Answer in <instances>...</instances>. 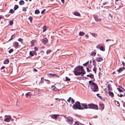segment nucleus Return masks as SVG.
I'll use <instances>...</instances> for the list:
<instances>
[{
	"label": "nucleus",
	"mask_w": 125,
	"mask_h": 125,
	"mask_svg": "<svg viewBox=\"0 0 125 125\" xmlns=\"http://www.w3.org/2000/svg\"><path fill=\"white\" fill-rule=\"evenodd\" d=\"M73 72L76 75H81L82 76L85 73L83 67L82 66H79L76 67L75 69Z\"/></svg>",
	"instance_id": "nucleus-1"
},
{
	"label": "nucleus",
	"mask_w": 125,
	"mask_h": 125,
	"mask_svg": "<svg viewBox=\"0 0 125 125\" xmlns=\"http://www.w3.org/2000/svg\"><path fill=\"white\" fill-rule=\"evenodd\" d=\"M72 108L74 110L83 109V108L81 106L80 102L76 101L72 106Z\"/></svg>",
	"instance_id": "nucleus-2"
},
{
	"label": "nucleus",
	"mask_w": 125,
	"mask_h": 125,
	"mask_svg": "<svg viewBox=\"0 0 125 125\" xmlns=\"http://www.w3.org/2000/svg\"><path fill=\"white\" fill-rule=\"evenodd\" d=\"M91 84V88L93 91L94 92H98V88L97 85L95 83Z\"/></svg>",
	"instance_id": "nucleus-3"
},
{
	"label": "nucleus",
	"mask_w": 125,
	"mask_h": 125,
	"mask_svg": "<svg viewBox=\"0 0 125 125\" xmlns=\"http://www.w3.org/2000/svg\"><path fill=\"white\" fill-rule=\"evenodd\" d=\"M5 117L4 119V121L5 122H10L11 118V117L10 116H7L6 115H5Z\"/></svg>",
	"instance_id": "nucleus-4"
},
{
	"label": "nucleus",
	"mask_w": 125,
	"mask_h": 125,
	"mask_svg": "<svg viewBox=\"0 0 125 125\" xmlns=\"http://www.w3.org/2000/svg\"><path fill=\"white\" fill-rule=\"evenodd\" d=\"M67 122L70 124L72 125L73 123V119L72 117H69L67 118Z\"/></svg>",
	"instance_id": "nucleus-5"
},
{
	"label": "nucleus",
	"mask_w": 125,
	"mask_h": 125,
	"mask_svg": "<svg viewBox=\"0 0 125 125\" xmlns=\"http://www.w3.org/2000/svg\"><path fill=\"white\" fill-rule=\"evenodd\" d=\"M89 108L94 109H97L98 108L97 106L93 104H88Z\"/></svg>",
	"instance_id": "nucleus-6"
},
{
	"label": "nucleus",
	"mask_w": 125,
	"mask_h": 125,
	"mask_svg": "<svg viewBox=\"0 0 125 125\" xmlns=\"http://www.w3.org/2000/svg\"><path fill=\"white\" fill-rule=\"evenodd\" d=\"M48 40L46 38H45L42 39V42L44 44H46L48 42Z\"/></svg>",
	"instance_id": "nucleus-7"
},
{
	"label": "nucleus",
	"mask_w": 125,
	"mask_h": 125,
	"mask_svg": "<svg viewBox=\"0 0 125 125\" xmlns=\"http://www.w3.org/2000/svg\"><path fill=\"white\" fill-rule=\"evenodd\" d=\"M95 58L96 61L98 62H101L103 60V59L100 57H96Z\"/></svg>",
	"instance_id": "nucleus-8"
},
{
	"label": "nucleus",
	"mask_w": 125,
	"mask_h": 125,
	"mask_svg": "<svg viewBox=\"0 0 125 125\" xmlns=\"http://www.w3.org/2000/svg\"><path fill=\"white\" fill-rule=\"evenodd\" d=\"M59 115L53 114L51 115V117L52 118L56 119L57 118V117L59 116Z\"/></svg>",
	"instance_id": "nucleus-9"
},
{
	"label": "nucleus",
	"mask_w": 125,
	"mask_h": 125,
	"mask_svg": "<svg viewBox=\"0 0 125 125\" xmlns=\"http://www.w3.org/2000/svg\"><path fill=\"white\" fill-rule=\"evenodd\" d=\"M81 105L82 106L84 107L85 109H86L87 108H89L88 104L87 105L86 104L82 103L81 104Z\"/></svg>",
	"instance_id": "nucleus-10"
},
{
	"label": "nucleus",
	"mask_w": 125,
	"mask_h": 125,
	"mask_svg": "<svg viewBox=\"0 0 125 125\" xmlns=\"http://www.w3.org/2000/svg\"><path fill=\"white\" fill-rule=\"evenodd\" d=\"M125 69V68L123 67L122 68H119L118 70H117V71L119 73H121Z\"/></svg>",
	"instance_id": "nucleus-11"
},
{
	"label": "nucleus",
	"mask_w": 125,
	"mask_h": 125,
	"mask_svg": "<svg viewBox=\"0 0 125 125\" xmlns=\"http://www.w3.org/2000/svg\"><path fill=\"white\" fill-rule=\"evenodd\" d=\"M51 89L53 91H57V89L54 86H52L51 87Z\"/></svg>",
	"instance_id": "nucleus-12"
},
{
	"label": "nucleus",
	"mask_w": 125,
	"mask_h": 125,
	"mask_svg": "<svg viewBox=\"0 0 125 125\" xmlns=\"http://www.w3.org/2000/svg\"><path fill=\"white\" fill-rule=\"evenodd\" d=\"M73 14L76 16H79L80 15V13L77 12H74L73 13Z\"/></svg>",
	"instance_id": "nucleus-13"
},
{
	"label": "nucleus",
	"mask_w": 125,
	"mask_h": 125,
	"mask_svg": "<svg viewBox=\"0 0 125 125\" xmlns=\"http://www.w3.org/2000/svg\"><path fill=\"white\" fill-rule=\"evenodd\" d=\"M96 54V52L95 51L91 52L90 54V55L92 56H94Z\"/></svg>",
	"instance_id": "nucleus-14"
},
{
	"label": "nucleus",
	"mask_w": 125,
	"mask_h": 125,
	"mask_svg": "<svg viewBox=\"0 0 125 125\" xmlns=\"http://www.w3.org/2000/svg\"><path fill=\"white\" fill-rule=\"evenodd\" d=\"M35 42V40H33L31 42V46H34V43Z\"/></svg>",
	"instance_id": "nucleus-15"
},
{
	"label": "nucleus",
	"mask_w": 125,
	"mask_h": 125,
	"mask_svg": "<svg viewBox=\"0 0 125 125\" xmlns=\"http://www.w3.org/2000/svg\"><path fill=\"white\" fill-rule=\"evenodd\" d=\"M108 94L110 96H111L112 97L114 96V94L112 92H111L110 91H109Z\"/></svg>",
	"instance_id": "nucleus-16"
},
{
	"label": "nucleus",
	"mask_w": 125,
	"mask_h": 125,
	"mask_svg": "<svg viewBox=\"0 0 125 125\" xmlns=\"http://www.w3.org/2000/svg\"><path fill=\"white\" fill-rule=\"evenodd\" d=\"M111 85L109 84H108V90L109 91H111L112 90V88L110 87Z\"/></svg>",
	"instance_id": "nucleus-17"
},
{
	"label": "nucleus",
	"mask_w": 125,
	"mask_h": 125,
	"mask_svg": "<svg viewBox=\"0 0 125 125\" xmlns=\"http://www.w3.org/2000/svg\"><path fill=\"white\" fill-rule=\"evenodd\" d=\"M9 62V60H8V59H6V60H5L4 61V64H8Z\"/></svg>",
	"instance_id": "nucleus-18"
},
{
	"label": "nucleus",
	"mask_w": 125,
	"mask_h": 125,
	"mask_svg": "<svg viewBox=\"0 0 125 125\" xmlns=\"http://www.w3.org/2000/svg\"><path fill=\"white\" fill-rule=\"evenodd\" d=\"M100 50L103 51H104L105 50V48L103 47L101 45L100 47Z\"/></svg>",
	"instance_id": "nucleus-19"
},
{
	"label": "nucleus",
	"mask_w": 125,
	"mask_h": 125,
	"mask_svg": "<svg viewBox=\"0 0 125 125\" xmlns=\"http://www.w3.org/2000/svg\"><path fill=\"white\" fill-rule=\"evenodd\" d=\"M24 3V1L23 0H21L19 2V4L21 5H23Z\"/></svg>",
	"instance_id": "nucleus-20"
},
{
	"label": "nucleus",
	"mask_w": 125,
	"mask_h": 125,
	"mask_svg": "<svg viewBox=\"0 0 125 125\" xmlns=\"http://www.w3.org/2000/svg\"><path fill=\"white\" fill-rule=\"evenodd\" d=\"M85 34V33L84 32L80 31L79 32V35L80 36H83Z\"/></svg>",
	"instance_id": "nucleus-21"
},
{
	"label": "nucleus",
	"mask_w": 125,
	"mask_h": 125,
	"mask_svg": "<svg viewBox=\"0 0 125 125\" xmlns=\"http://www.w3.org/2000/svg\"><path fill=\"white\" fill-rule=\"evenodd\" d=\"M99 105L101 107L102 110H103L104 108V104L102 103H100L99 104Z\"/></svg>",
	"instance_id": "nucleus-22"
},
{
	"label": "nucleus",
	"mask_w": 125,
	"mask_h": 125,
	"mask_svg": "<svg viewBox=\"0 0 125 125\" xmlns=\"http://www.w3.org/2000/svg\"><path fill=\"white\" fill-rule=\"evenodd\" d=\"M87 76L91 78H94L93 75L92 74H91V75H87Z\"/></svg>",
	"instance_id": "nucleus-23"
},
{
	"label": "nucleus",
	"mask_w": 125,
	"mask_h": 125,
	"mask_svg": "<svg viewBox=\"0 0 125 125\" xmlns=\"http://www.w3.org/2000/svg\"><path fill=\"white\" fill-rule=\"evenodd\" d=\"M35 13L36 14H38L40 13V11L38 10H36L35 11Z\"/></svg>",
	"instance_id": "nucleus-24"
},
{
	"label": "nucleus",
	"mask_w": 125,
	"mask_h": 125,
	"mask_svg": "<svg viewBox=\"0 0 125 125\" xmlns=\"http://www.w3.org/2000/svg\"><path fill=\"white\" fill-rule=\"evenodd\" d=\"M18 7H19L17 5H15L14 6V9L15 10H16L18 8Z\"/></svg>",
	"instance_id": "nucleus-25"
},
{
	"label": "nucleus",
	"mask_w": 125,
	"mask_h": 125,
	"mask_svg": "<svg viewBox=\"0 0 125 125\" xmlns=\"http://www.w3.org/2000/svg\"><path fill=\"white\" fill-rule=\"evenodd\" d=\"M14 11L13 10L11 9L10 10L9 13L11 14H13L14 13Z\"/></svg>",
	"instance_id": "nucleus-26"
},
{
	"label": "nucleus",
	"mask_w": 125,
	"mask_h": 125,
	"mask_svg": "<svg viewBox=\"0 0 125 125\" xmlns=\"http://www.w3.org/2000/svg\"><path fill=\"white\" fill-rule=\"evenodd\" d=\"M89 83L90 84V85L91 86V84H94V83L91 80L89 82Z\"/></svg>",
	"instance_id": "nucleus-27"
},
{
	"label": "nucleus",
	"mask_w": 125,
	"mask_h": 125,
	"mask_svg": "<svg viewBox=\"0 0 125 125\" xmlns=\"http://www.w3.org/2000/svg\"><path fill=\"white\" fill-rule=\"evenodd\" d=\"M30 92H28L26 93L25 94V96L26 97H27L28 96L31 95L30 94Z\"/></svg>",
	"instance_id": "nucleus-28"
},
{
	"label": "nucleus",
	"mask_w": 125,
	"mask_h": 125,
	"mask_svg": "<svg viewBox=\"0 0 125 125\" xmlns=\"http://www.w3.org/2000/svg\"><path fill=\"white\" fill-rule=\"evenodd\" d=\"M115 104L116 105L118 106H119L120 104L119 102L117 101H116L115 102Z\"/></svg>",
	"instance_id": "nucleus-29"
},
{
	"label": "nucleus",
	"mask_w": 125,
	"mask_h": 125,
	"mask_svg": "<svg viewBox=\"0 0 125 125\" xmlns=\"http://www.w3.org/2000/svg\"><path fill=\"white\" fill-rule=\"evenodd\" d=\"M9 23L10 25H11L13 24V21L12 20L10 21H9Z\"/></svg>",
	"instance_id": "nucleus-30"
},
{
	"label": "nucleus",
	"mask_w": 125,
	"mask_h": 125,
	"mask_svg": "<svg viewBox=\"0 0 125 125\" xmlns=\"http://www.w3.org/2000/svg\"><path fill=\"white\" fill-rule=\"evenodd\" d=\"M51 52V50H47L46 52V53L47 54H48L50 53Z\"/></svg>",
	"instance_id": "nucleus-31"
},
{
	"label": "nucleus",
	"mask_w": 125,
	"mask_h": 125,
	"mask_svg": "<svg viewBox=\"0 0 125 125\" xmlns=\"http://www.w3.org/2000/svg\"><path fill=\"white\" fill-rule=\"evenodd\" d=\"M32 17L31 16L29 18V19L30 20L31 22V23L32 22Z\"/></svg>",
	"instance_id": "nucleus-32"
},
{
	"label": "nucleus",
	"mask_w": 125,
	"mask_h": 125,
	"mask_svg": "<svg viewBox=\"0 0 125 125\" xmlns=\"http://www.w3.org/2000/svg\"><path fill=\"white\" fill-rule=\"evenodd\" d=\"M15 36L14 35H12L11 36V38L9 40V41L11 40V39H13L14 38H15Z\"/></svg>",
	"instance_id": "nucleus-33"
},
{
	"label": "nucleus",
	"mask_w": 125,
	"mask_h": 125,
	"mask_svg": "<svg viewBox=\"0 0 125 125\" xmlns=\"http://www.w3.org/2000/svg\"><path fill=\"white\" fill-rule=\"evenodd\" d=\"M13 49H11L9 51V53H11V52H13Z\"/></svg>",
	"instance_id": "nucleus-34"
},
{
	"label": "nucleus",
	"mask_w": 125,
	"mask_h": 125,
	"mask_svg": "<svg viewBox=\"0 0 125 125\" xmlns=\"http://www.w3.org/2000/svg\"><path fill=\"white\" fill-rule=\"evenodd\" d=\"M117 89L120 92H123V91L121 90L120 88H117Z\"/></svg>",
	"instance_id": "nucleus-35"
},
{
	"label": "nucleus",
	"mask_w": 125,
	"mask_h": 125,
	"mask_svg": "<svg viewBox=\"0 0 125 125\" xmlns=\"http://www.w3.org/2000/svg\"><path fill=\"white\" fill-rule=\"evenodd\" d=\"M101 44H99L98 45L96 46V48L97 49H100V47L101 46Z\"/></svg>",
	"instance_id": "nucleus-36"
},
{
	"label": "nucleus",
	"mask_w": 125,
	"mask_h": 125,
	"mask_svg": "<svg viewBox=\"0 0 125 125\" xmlns=\"http://www.w3.org/2000/svg\"><path fill=\"white\" fill-rule=\"evenodd\" d=\"M30 54L31 56H33V52L31 51H30Z\"/></svg>",
	"instance_id": "nucleus-37"
},
{
	"label": "nucleus",
	"mask_w": 125,
	"mask_h": 125,
	"mask_svg": "<svg viewBox=\"0 0 125 125\" xmlns=\"http://www.w3.org/2000/svg\"><path fill=\"white\" fill-rule=\"evenodd\" d=\"M70 78H68L67 77H66L65 81H69L70 80Z\"/></svg>",
	"instance_id": "nucleus-38"
},
{
	"label": "nucleus",
	"mask_w": 125,
	"mask_h": 125,
	"mask_svg": "<svg viewBox=\"0 0 125 125\" xmlns=\"http://www.w3.org/2000/svg\"><path fill=\"white\" fill-rule=\"evenodd\" d=\"M71 97H70L69 99L67 100V101L69 102H70V101L71 100Z\"/></svg>",
	"instance_id": "nucleus-39"
},
{
	"label": "nucleus",
	"mask_w": 125,
	"mask_h": 125,
	"mask_svg": "<svg viewBox=\"0 0 125 125\" xmlns=\"http://www.w3.org/2000/svg\"><path fill=\"white\" fill-rule=\"evenodd\" d=\"M22 10L23 11H24L25 12L26 11V8L24 7H23V8Z\"/></svg>",
	"instance_id": "nucleus-40"
},
{
	"label": "nucleus",
	"mask_w": 125,
	"mask_h": 125,
	"mask_svg": "<svg viewBox=\"0 0 125 125\" xmlns=\"http://www.w3.org/2000/svg\"><path fill=\"white\" fill-rule=\"evenodd\" d=\"M45 26H43V32H45L46 30V28H45Z\"/></svg>",
	"instance_id": "nucleus-41"
},
{
	"label": "nucleus",
	"mask_w": 125,
	"mask_h": 125,
	"mask_svg": "<svg viewBox=\"0 0 125 125\" xmlns=\"http://www.w3.org/2000/svg\"><path fill=\"white\" fill-rule=\"evenodd\" d=\"M18 40L20 42H21L22 41L23 39L21 38H19L18 39Z\"/></svg>",
	"instance_id": "nucleus-42"
},
{
	"label": "nucleus",
	"mask_w": 125,
	"mask_h": 125,
	"mask_svg": "<svg viewBox=\"0 0 125 125\" xmlns=\"http://www.w3.org/2000/svg\"><path fill=\"white\" fill-rule=\"evenodd\" d=\"M94 19L95 21H99V19L97 18L94 17Z\"/></svg>",
	"instance_id": "nucleus-43"
},
{
	"label": "nucleus",
	"mask_w": 125,
	"mask_h": 125,
	"mask_svg": "<svg viewBox=\"0 0 125 125\" xmlns=\"http://www.w3.org/2000/svg\"><path fill=\"white\" fill-rule=\"evenodd\" d=\"M15 45L17 47H18L19 45L18 43L17 42H16L15 44Z\"/></svg>",
	"instance_id": "nucleus-44"
},
{
	"label": "nucleus",
	"mask_w": 125,
	"mask_h": 125,
	"mask_svg": "<svg viewBox=\"0 0 125 125\" xmlns=\"http://www.w3.org/2000/svg\"><path fill=\"white\" fill-rule=\"evenodd\" d=\"M93 71L95 72V73H96V70L95 67H94L93 69Z\"/></svg>",
	"instance_id": "nucleus-45"
},
{
	"label": "nucleus",
	"mask_w": 125,
	"mask_h": 125,
	"mask_svg": "<svg viewBox=\"0 0 125 125\" xmlns=\"http://www.w3.org/2000/svg\"><path fill=\"white\" fill-rule=\"evenodd\" d=\"M46 10L45 9H44V10H42L41 12V13L42 14H43V13H44L45 12V11Z\"/></svg>",
	"instance_id": "nucleus-46"
},
{
	"label": "nucleus",
	"mask_w": 125,
	"mask_h": 125,
	"mask_svg": "<svg viewBox=\"0 0 125 125\" xmlns=\"http://www.w3.org/2000/svg\"><path fill=\"white\" fill-rule=\"evenodd\" d=\"M122 64L124 66H125V63L124 62L122 61Z\"/></svg>",
	"instance_id": "nucleus-47"
},
{
	"label": "nucleus",
	"mask_w": 125,
	"mask_h": 125,
	"mask_svg": "<svg viewBox=\"0 0 125 125\" xmlns=\"http://www.w3.org/2000/svg\"><path fill=\"white\" fill-rule=\"evenodd\" d=\"M71 100L72 101V104H73L74 102V101L73 98H71Z\"/></svg>",
	"instance_id": "nucleus-48"
},
{
	"label": "nucleus",
	"mask_w": 125,
	"mask_h": 125,
	"mask_svg": "<svg viewBox=\"0 0 125 125\" xmlns=\"http://www.w3.org/2000/svg\"><path fill=\"white\" fill-rule=\"evenodd\" d=\"M50 74L52 75L53 76L55 75V76H56L57 77H59L56 74Z\"/></svg>",
	"instance_id": "nucleus-49"
},
{
	"label": "nucleus",
	"mask_w": 125,
	"mask_h": 125,
	"mask_svg": "<svg viewBox=\"0 0 125 125\" xmlns=\"http://www.w3.org/2000/svg\"><path fill=\"white\" fill-rule=\"evenodd\" d=\"M33 52V55L34 54V55H36L37 54V53H36V52H35V51H33L32 52Z\"/></svg>",
	"instance_id": "nucleus-50"
},
{
	"label": "nucleus",
	"mask_w": 125,
	"mask_h": 125,
	"mask_svg": "<svg viewBox=\"0 0 125 125\" xmlns=\"http://www.w3.org/2000/svg\"><path fill=\"white\" fill-rule=\"evenodd\" d=\"M88 62H86V63H84V64H83V66H86V65H87V64H88Z\"/></svg>",
	"instance_id": "nucleus-51"
},
{
	"label": "nucleus",
	"mask_w": 125,
	"mask_h": 125,
	"mask_svg": "<svg viewBox=\"0 0 125 125\" xmlns=\"http://www.w3.org/2000/svg\"><path fill=\"white\" fill-rule=\"evenodd\" d=\"M118 96L120 97H121L122 96H123L124 95L122 94H120V95H119L118 94L117 95Z\"/></svg>",
	"instance_id": "nucleus-52"
},
{
	"label": "nucleus",
	"mask_w": 125,
	"mask_h": 125,
	"mask_svg": "<svg viewBox=\"0 0 125 125\" xmlns=\"http://www.w3.org/2000/svg\"><path fill=\"white\" fill-rule=\"evenodd\" d=\"M34 49L35 50V51H37L38 50V48L36 47H34Z\"/></svg>",
	"instance_id": "nucleus-53"
},
{
	"label": "nucleus",
	"mask_w": 125,
	"mask_h": 125,
	"mask_svg": "<svg viewBox=\"0 0 125 125\" xmlns=\"http://www.w3.org/2000/svg\"><path fill=\"white\" fill-rule=\"evenodd\" d=\"M33 71L35 72H37V70L35 68H34L33 69Z\"/></svg>",
	"instance_id": "nucleus-54"
},
{
	"label": "nucleus",
	"mask_w": 125,
	"mask_h": 125,
	"mask_svg": "<svg viewBox=\"0 0 125 125\" xmlns=\"http://www.w3.org/2000/svg\"><path fill=\"white\" fill-rule=\"evenodd\" d=\"M5 68V67L4 66H2L1 68V70H2V69H4Z\"/></svg>",
	"instance_id": "nucleus-55"
},
{
	"label": "nucleus",
	"mask_w": 125,
	"mask_h": 125,
	"mask_svg": "<svg viewBox=\"0 0 125 125\" xmlns=\"http://www.w3.org/2000/svg\"><path fill=\"white\" fill-rule=\"evenodd\" d=\"M109 16L111 18H112V16L110 14H109Z\"/></svg>",
	"instance_id": "nucleus-56"
},
{
	"label": "nucleus",
	"mask_w": 125,
	"mask_h": 125,
	"mask_svg": "<svg viewBox=\"0 0 125 125\" xmlns=\"http://www.w3.org/2000/svg\"><path fill=\"white\" fill-rule=\"evenodd\" d=\"M55 99L57 100H58L59 101H60V99L58 98H55Z\"/></svg>",
	"instance_id": "nucleus-57"
},
{
	"label": "nucleus",
	"mask_w": 125,
	"mask_h": 125,
	"mask_svg": "<svg viewBox=\"0 0 125 125\" xmlns=\"http://www.w3.org/2000/svg\"><path fill=\"white\" fill-rule=\"evenodd\" d=\"M85 36L87 37H88L89 36L87 34H86L85 35Z\"/></svg>",
	"instance_id": "nucleus-58"
},
{
	"label": "nucleus",
	"mask_w": 125,
	"mask_h": 125,
	"mask_svg": "<svg viewBox=\"0 0 125 125\" xmlns=\"http://www.w3.org/2000/svg\"><path fill=\"white\" fill-rule=\"evenodd\" d=\"M110 40H110V39H106V42H107L108 41H110Z\"/></svg>",
	"instance_id": "nucleus-59"
},
{
	"label": "nucleus",
	"mask_w": 125,
	"mask_h": 125,
	"mask_svg": "<svg viewBox=\"0 0 125 125\" xmlns=\"http://www.w3.org/2000/svg\"><path fill=\"white\" fill-rule=\"evenodd\" d=\"M96 34L95 33H93V36L94 37H95V35H96Z\"/></svg>",
	"instance_id": "nucleus-60"
},
{
	"label": "nucleus",
	"mask_w": 125,
	"mask_h": 125,
	"mask_svg": "<svg viewBox=\"0 0 125 125\" xmlns=\"http://www.w3.org/2000/svg\"><path fill=\"white\" fill-rule=\"evenodd\" d=\"M40 52L42 53H44V51H42Z\"/></svg>",
	"instance_id": "nucleus-61"
},
{
	"label": "nucleus",
	"mask_w": 125,
	"mask_h": 125,
	"mask_svg": "<svg viewBox=\"0 0 125 125\" xmlns=\"http://www.w3.org/2000/svg\"><path fill=\"white\" fill-rule=\"evenodd\" d=\"M86 69L87 70V72H90V70H89V69L88 68H86Z\"/></svg>",
	"instance_id": "nucleus-62"
},
{
	"label": "nucleus",
	"mask_w": 125,
	"mask_h": 125,
	"mask_svg": "<svg viewBox=\"0 0 125 125\" xmlns=\"http://www.w3.org/2000/svg\"><path fill=\"white\" fill-rule=\"evenodd\" d=\"M61 1L62 2V3H63L64 2V0H61Z\"/></svg>",
	"instance_id": "nucleus-63"
},
{
	"label": "nucleus",
	"mask_w": 125,
	"mask_h": 125,
	"mask_svg": "<svg viewBox=\"0 0 125 125\" xmlns=\"http://www.w3.org/2000/svg\"><path fill=\"white\" fill-rule=\"evenodd\" d=\"M101 20V19H99V21L100 22V21Z\"/></svg>",
	"instance_id": "nucleus-64"
}]
</instances>
